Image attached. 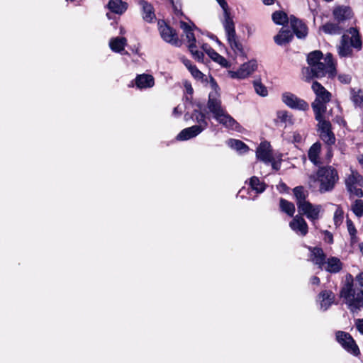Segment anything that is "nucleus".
Masks as SVG:
<instances>
[{
    "label": "nucleus",
    "instance_id": "nucleus-40",
    "mask_svg": "<svg viewBox=\"0 0 363 363\" xmlns=\"http://www.w3.org/2000/svg\"><path fill=\"white\" fill-rule=\"evenodd\" d=\"M280 208L282 211L288 214L289 216H293L295 212V206L294 203L284 199H281L280 200Z\"/></svg>",
    "mask_w": 363,
    "mask_h": 363
},
{
    "label": "nucleus",
    "instance_id": "nucleus-57",
    "mask_svg": "<svg viewBox=\"0 0 363 363\" xmlns=\"http://www.w3.org/2000/svg\"><path fill=\"white\" fill-rule=\"evenodd\" d=\"M302 140V137L299 133H294V141L296 143H300Z\"/></svg>",
    "mask_w": 363,
    "mask_h": 363
},
{
    "label": "nucleus",
    "instance_id": "nucleus-34",
    "mask_svg": "<svg viewBox=\"0 0 363 363\" xmlns=\"http://www.w3.org/2000/svg\"><path fill=\"white\" fill-rule=\"evenodd\" d=\"M228 42L234 51L235 54L240 56H244L245 52L242 44L237 40L236 34L232 35V36L227 37Z\"/></svg>",
    "mask_w": 363,
    "mask_h": 363
},
{
    "label": "nucleus",
    "instance_id": "nucleus-23",
    "mask_svg": "<svg viewBox=\"0 0 363 363\" xmlns=\"http://www.w3.org/2000/svg\"><path fill=\"white\" fill-rule=\"evenodd\" d=\"M333 16L339 23L350 19L352 16V12L350 8L347 6H338L333 10Z\"/></svg>",
    "mask_w": 363,
    "mask_h": 363
},
{
    "label": "nucleus",
    "instance_id": "nucleus-50",
    "mask_svg": "<svg viewBox=\"0 0 363 363\" xmlns=\"http://www.w3.org/2000/svg\"><path fill=\"white\" fill-rule=\"evenodd\" d=\"M169 1L171 2V4L172 5V7L174 9V11L175 13L177 15L182 14V11H181L180 5L177 1H175V0H169Z\"/></svg>",
    "mask_w": 363,
    "mask_h": 363
},
{
    "label": "nucleus",
    "instance_id": "nucleus-26",
    "mask_svg": "<svg viewBox=\"0 0 363 363\" xmlns=\"http://www.w3.org/2000/svg\"><path fill=\"white\" fill-rule=\"evenodd\" d=\"M338 23L328 22L323 25L320 29L328 35H340L344 30V28Z\"/></svg>",
    "mask_w": 363,
    "mask_h": 363
},
{
    "label": "nucleus",
    "instance_id": "nucleus-8",
    "mask_svg": "<svg viewBox=\"0 0 363 363\" xmlns=\"http://www.w3.org/2000/svg\"><path fill=\"white\" fill-rule=\"evenodd\" d=\"M362 182V176L357 172H352V174L345 179V184L350 194L357 197H362L363 196V191L361 189Z\"/></svg>",
    "mask_w": 363,
    "mask_h": 363
},
{
    "label": "nucleus",
    "instance_id": "nucleus-60",
    "mask_svg": "<svg viewBox=\"0 0 363 363\" xmlns=\"http://www.w3.org/2000/svg\"><path fill=\"white\" fill-rule=\"evenodd\" d=\"M262 1L265 5H272L274 3V0H262Z\"/></svg>",
    "mask_w": 363,
    "mask_h": 363
},
{
    "label": "nucleus",
    "instance_id": "nucleus-10",
    "mask_svg": "<svg viewBox=\"0 0 363 363\" xmlns=\"http://www.w3.org/2000/svg\"><path fill=\"white\" fill-rule=\"evenodd\" d=\"M298 213L301 215L306 216L311 221L314 222L320 218L322 206L320 205H313L309 201L299 205L298 208Z\"/></svg>",
    "mask_w": 363,
    "mask_h": 363
},
{
    "label": "nucleus",
    "instance_id": "nucleus-2",
    "mask_svg": "<svg viewBox=\"0 0 363 363\" xmlns=\"http://www.w3.org/2000/svg\"><path fill=\"white\" fill-rule=\"evenodd\" d=\"M338 180V173L331 166L320 167L315 174L310 176V182L318 183L321 194L332 191Z\"/></svg>",
    "mask_w": 363,
    "mask_h": 363
},
{
    "label": "nucleus",
    "instance_id": "nucleus-43",
    "mask_svg": "<svg viewBox=\"0 0 363 363\" xmlns=\"http://www.w3.org/2000/svg\"><path fill=\"white\" fill-rule=\"evenodd\" d=\"M351 209L357 217L363 216V201L357 199L351 206Z\"/></svg>",
    "mask_w": 363,
    "mask_h": 363
},
{
    "label": "nucleus",
    "instance_id": "nucleus-4",
    "mask_svg": "<svg viewBox=\"0 0 363 363\" xmlns=\"http://www.w3.org/2000/svg\"><path fill=\"white\" fill-rule=\"evenodd\" d=\"M340 296L348 308L352 312L363 308V291H357L352 284H347L341 290Z\"/></svg>",
    "mask_w": 363,
    "mask_h": 363
},
{
    "label": "nucleus",
    "instance_id": "nucleus-42",
    "mask_svg": "<svg viewBox=\"0 0 363 363\" xmlns=\"http://www.w3.org/2000/svg\"><path fill=\"white\" fill-rule=\"evenodd\" d=\"M272 20L276 24L284 25L287 22L288 18L284 12L275 11L272 14Z\"/></svg>",
    "mask_w": 363,
    "mask_h": 363
},
{
    "label": "nucleus",
    "instance_id": "nucleus-14",
    "mask_svg": "<svg viewBox=\"0 0 363 363\" xmlns=\"http://www.w3.org/2000/svg\"><path fill=\"white\" fill-rule=\"evenodd\" d=\"M289 226L296 234L305 236L308 233V224L301 215H296L289 223Z\"/></svg>",
    "mask_w": 363,
    "mask_h": 363
},
{
    "label": "nucleus",
    "instance_id": "nucleus-7",
    "mask_svg": "<svg viewBox=\"0 0 363 363\" xmlns=\"http://www.w3.org/2000/svg\"><path fill=\"white\" fill-rule=\"evenodd\" d=\"M158 28L160 35L165 42L174 46H180L181 42L176 31L172 28L169 26L164 21H158Z\"/></svg>",
    "mask_w": 363,
    "mask_h": 363
},
{
    "label": "nucleus",
    "instance_id": "nucleus-44",
    "mask_svg": "<svg viewBox=\"0 0 363 363\" xmlns=\"http://www.w3.org/2000/svg\"><path fill=\"white\" fill-rule=\"evenodd\" d=\"M189 50L192 54L193 57L198 61H203V53L196 50V45L194 43L189 44Z\"/></svg>",
    "mask_w": 363,
    "mask_h": 363
},
{
    "label": "nucleus",
    "instance_id": "nucleus-16",
    "mask_svg": "<svg viewBox=\"0 0 363 363\" xmlns=\"http://www.w3.org/2000/svg\"><path fill=\"white\" fill-rule=\"evenodd\" d=\"M335 298L334 294L330 291H323L318 295V301L320 302V308L325 311L333 303Z\"/></svg>",
    "mask_w": 363,
    "mask_h": 363
},
{
    "label": "nucleus",
    "instance_id": "nucleus-15",
    "mask_svg": "<svg viewBox=\"0 0 363 363\" xmlns=\"http://www.w3.org/2000/svg\"><path fill=\"white\" fill-rule=\"evenodd\" d=\"M257 68V61L250 60L247 63H244L238 70L233 74L232 77L239 79H245L255 72Z\"/></svg>",
    "mask_w": 363,
    "mask_h": 363
},
{
    "label": "nucleus",
    "instance_id": "nucleus-20",
    "mask_svg": "<svg viewBox=\"0 0 363 363\" xmlns=\"http://www.w3.org/2000/svg\"><path fill=\"white\" fill-rule=\"evenodd\" d=\"M311 251V260L320 269H323L325 261V255L323 250L320 247L309 248Z\"/></svg>",
    "mask_w": 363,
    "mask_h": 363
},
{
    "label": "nucleus",
    "instance_id": "nucleus-21",
    "mask_svg": "<svg viewBox=\"0 0 363 363\" xmlns=\"http://www.w3.org/2000/svg\"><path fill=\"white\" fill-rule=\"evenodd\" d=\"M135 82L136 86L140 89L151 88L155 84L154 77L147 74H138Z\"/></svg>",
    "mask_w": 363,
    "mask_h": 363
},
{
    "label": "nucleus",
    "instance_id": "nucleus-54",
    "mask_svg": "<svg viewBox=\"0 0 363 363\" xmlns=\"http://www.w3.org/2000/svg\"><path fill=\"white\" fill-rule=\"evenodd\" d=\"M356 281L358 282L359 286L361 287L359 291H363V272L359 273L356 277Z\"/></svg>",
    "mask_w": 363,
    "mask_h": 363
},
{
    "label": "nucleus",
    "instance_id": "nucleus-55",
    "mask_svg": "<svg viewBox=\"0 0 363 363\" xmlns=\"http://www.w3.org/2000/svg\"><path fill=\"white\" fill-rule=\"evenodd\" d=\"M182 61L183 64L185 65V67L188 69V70H189L194 66L191 62L188 59L182 58Z\"/></svg>",
    "mask_w": 363,
    "mask_h": 363
},
{
    "label": "nucleus",
    "instance_id": "nucleus-45",
    "mask_svg": "<svg viewBox=\"0 0 363 363\" xmlns=\"http://www.w3.org/2000/svg\"><path fill=\"white\" fill-rule=\"evenodd\" d=\"M256 93L262 96H266L268 94L267 88L259 82H254Z\"/></svg>",
    "mask_w": 363,
    "mask_h": 363
},
{
    "label": "nucleus",
    "instance_id": "nucleus-48",
    "mask_svg": "<svg viewBox=\"0 0 363 363\" xmlns=\"http://www.w3.org/2000/svg\"><path fill=\"white\" fill-rule=\"evenodd\" d=\"M347 225L348 232H349L350 235H351L352 241H354V239L356 238V233H357L356 228H355L354 225H353V223H352V221L350 220H348L347 221Z\"/></svg>",
    "mask_w": 363,
    "mask_h": 363
},
{
    "label": "nucleus",
    "instance_id": "nucleus-29",
    "mask_svg": "<svg viewBox=\"0 0 363 363\" xmlns=\"http://www.w3.org/2000/svg\"><path fill=\"white\" fill-rule=\"evenodd\" d=\"M294 34L289 29H281L279 33L274 37L275 43L279 45L289 43L293 38Z\"/></svg>",
    "mask_w": 363,
    "mask_h": 363
},
{
    "label": "nucleus",
    "instance_id": "nucleus-5",
    "mask_svg": "<svg viewBox=\"0 0 363 363\" xmlns=\"http://www.w3.org/2000/svg\"><path fill=\"white\" fill-rule=\"evenodd\" d=\"M211 86L213 90L209 93L207 107L214 117L225 108L222 106L218 86L214 81L211 82Z\"/></svg>",
    "mask_w": 363,
    "mask_h": 363
},
{
    "label": "nucleus",
    "instance_id": "nucleus-38",
    "mask_svg": "<svg viewBox=\"0 0 363 363\" xmlns=\"http://www.w3.org/2000/svg\"><path fill=\"white\" fill-rule=\"evenodd\" d=\"M351 100L355 106L363 107V93L361 89H351Z\"/></svg>",
    "mask_w": 363,
    "mask_h": 363
},
{
    "label": "nucleus",
    "instance_id": "nucleus-1",
    "mask_svg": "<svg viewBox=\"0 0 363 363\" xmlns=\"http://www.w3.org/2000/svg\"><path fill=\"white\" fill-rule=\"evenodd\" d=\"M336 48L340 57H352L354 50L360 51L362 48V41L359 30L355 28L347 29L342 34Z\"/></svg>",
    "mask_w": 363,
    "mask_h": 363
},
{
    "label": "nucleus",
    "instance_id": "nucleus-31",
    "mask_svg": "<svg viewBox=\"0 0 363 363\" xmlns=\"http://www.w3.org/2000/svg\"><path fill=\"white\" fill-rule=\"evenodd\" d=\"M294 33L298 38H304L308 34L307 26L299 20H295L292 23Z\"/></svg>",
    "mask_w": 363,
    "mask_h": 363
},
{
    "label": "nucleus",
    "instance_id": "nucleus-37",
    "mask_svg": "<svg viewBox=\"0 0 363 363\" xmlns=\"http://www.w3.org/2000/svg\"><path fill=\"white\" fill-rule=\"evenodd\" d=\"M180 27L183 30L184 35L186 36V38L188 40L189 43V44L190 43L196 44V38H195L194 34L193 33L192 26H191L186 22L181 21Z\"/></svg>",
    "mask_w": 363,
    "mask_h": 363
},
{
    "label": "nucleus",
    "instance_id": "nucleus-3",
    "mask_svg": "<svg viewBox=\"0 0 363 363\" xmlns=\"http://www.w3.org/2000/svg\"><path fill=\"white\" fill-rule=\"evenodd\" d=\"M336 73L335 65L333 62V55L330 53L326 54L323 60L316 63L313 67H306L303 69V74L307 79L312 77H323L325 75L334 77Z\"/></svg>",
    "mask_w": 363,
    "mask_h": 363
},
{
    "label": "nucleus",
    "instance_id": "nucleus-22",
    "mask_svg": "<svg viewBox=\"0 0 363 363\" xmlns=\"http://www.w3.org/2000/svg\"><path fill=\"white\" fill-rule=\"evenodd\" d=\"M139 5L142 7L143 18L146 22H152L156 18L152 5L145 0H140Z\"/></svg>",
    "mask_w": 363,
    "mask_h": 363
},
{
    "label": "nucleus",
    "instance_id": "nucleus-25",
    "mask_svg": "<svg viewBox=\"0 0 363 363\" xmlns=\"http://www.w3.org/2000/svg\"><path fill=\"white\" fill-rule=\"evenodd\" d=\"M320 150L321 144L319 142L313 144L308 150V159L314 165L318 166L321 164V160L320 158Z\"/></svg>",
    "mask_w": 363,
    "mask_h": 363
},
{
    "label": "nucleus",
    "instance_id": "nucleus-24",
    "mask_svg": "<svg viewBox=\"0 0 363 363\" xmlns=\"http://www.w3.org/2000/svg\"><path fill=\"white\" fill-rule=\"evenodd\" d=\"M223 15H224V21L223 22V25L226 33V36H232V35H235V25L233 21V18L230 17V13L228 10V7L225 9H223Z\"/></svg>",
    "mask_w": 363,
    "mask_h": 363
},
{
    "label": "nucleus",
    "instance_id": "nucleus-9",
    "mask_svg": "<svg viewBox=\"0 0 363 363\" xmlns=\"http://www.w3.org/2000/svg\"><path fill=\"white\" fill-rule=\"evenodd\" d=\"M282 101L289 108L299 111H306L309 108L308 104L290 92H285L281 96Z\"/></svg>",
    "mask_w": 363,
    "mask_h": 363
},
{
    "label": "nucleus",
    "instance_id": "nucleus-30",
    "mask_svg": "<svg viewBox=\"0 0 363 363\" xmlns=\"http://www.w3.org/2000/svg\"><path fill=\"white\" fill-rule=\"evenodd\" d=\"M191 118L194 121L198 124L194 125L195 127L199 128L201 131H203L208 127V122L206 121V115L199 111H194L192 113Z\"/></svg>",
    "mask_w": 363,
    "mask_h": 363
},
{
    "label": "nucleus",
    "instance_id": "nucleus-53",
    "mask_svg": "<svg viewBox=\"0 0 363 363\" xmlns=\"http://www.w3.org/2000/svg\"><path fill=\"white\" fill-rule=\"evenodd\" d=\"M357 330L363 334V319H357L355 323Z\"/></svg>",
    "mask_w": 363,
    "mask_h": 363
},
{
    "label": "nucleus",
    "instance_id": "nucleus-33",
    "mask_svg": "<svg viewBox=\"0 0 363 363\" xmlns=\"http://www.w3.org/2000/svg\"><path fill=\"white\" fill-rule=\"evenodd\" d=\"M293 191L296 198L297 208H299V205L307 203L308 201H306L308 193L303 186H296L294 189Z\"/></svg>",
    "mask_w": 363,
    "mask_h": 363
},
{
    "label": "nucleus",
    "instance_id": "nucleus-41",
    "mask_svg": "<svg viewBox=\"0 0 363 363\" xmlns=\"http://www.w3.org/2000/svg\"><path fill=\"white\" fill-rule=\"evenodd\" d=\"M208 55L215 62H218L223 67H227L228 61L221 55H220L218 52H216L213 49L208 50Z\"/></svg>",
    "mask_w": 363,
    "mask_h": 363
},
{
    "label": "nucleus",
    "instance_id": "nucleus-58",
    "mask_svg": "<svg viewBox=\"0 0 363 363\" xmlns=\"http://www.w3.org/2000/svg\"><path fill=\"white\" fill-rule=\"evenodd\" d=\"M216 1H218V3L219 4V5L220 6V7L222 9H225V8L228 7V4L225 1V0H216Z\"/></svg>",
    "mask_w": 363,
    "mask_h": 363
},
{
    "label": "nucleus",
    "instance_id": "nucleus-61",
    "mask_svg": "<svg viewBox=\"0 0 363 363\" xmlns=\"http://www.w3.org/2000/svg\"><path fill=\"white\" fill-rule=\"evenodd\" d=\"M202 49L206 52V53L208 55V50L212 49L210 46H208L207 44L202 45Z\"/></svg>",
    "mask_w": 363,
    "mask_h": 363
},
{
    "label": "nucleus",
    "instance_id": "nucleus-36",
    "mask_svg": "<svg viewBox=\"0 0 363 363\" xmlns=\"http://www.w3.org/2000/svg\"><path fill=\"white\" fill-rule=\"evenodd\" d=\"M228 145L232 149L235 150L240 153L247 152L249 150V147L247 145H245L243 142L236 139H230L228 141Z\"/></svg>",
    "mask_w": 363,
    "mask_h": 363
},
{
    "label": "nucleus",
    "instance_id": "nucleus-56",
    "mask_svg": "<svg viewBox=\"0 0 363 363\" xmlns=\"http://www.w3.org/2000/svg\"><path fill=\"white\" fill-rule=\"evenodd\" d=\"M325 240L329 243H332L333 242V235L330 232H328V231H325Z\"/></svg>",
    "mask_w": 363,
    "mask_h": 363
},
{
    "label": "nucleus",
    "instance_id": "nucleus-18",
    "mask_svg": "<svg viewBox=\"0 0 363 363\" xmlns=\"http://www.w3.org/2000/svg\"><path fill=\"white\" fill-rule=\"evenodd\" d=\"M312 89L315 94V100L330 101L331 99V94L327 91L318 82H314L312 84Z\"/></svg>",
    "mask_w": 363,
    "mask_h": 363
},
{
    "label": "nucleus",
    "instance_id": "nucleus-12",
    "mask_svg": "<svg viewBox=\"0 0 363 363\" xmlns=\"http://www.w3.org/2000/svg\"><path fill=\"white\" fill-rule=\"evenodd\" d=\"M257 159L269 164L273 156L271 145L267 141L262 142L256 150Z\"/></svg>",
    "mask_w": 363,
    "mask_h": 363
},
{
    "label": "nucleus",
    "instance_id": "nucleus-6",
    "mask_svg": "<svg viewBox=\"0 0 363 363\" xmlns=\"http://www.w3.org/2000/svg\"><path fill=\"white\" fill-rule=\"evenodd\" d=\"M336 340L339 344L350 354L358 356L360 353L359 350L352 337L346 332L337 331L335 335Z\"/></svg>",
    "mask_w": 363,
    "mask_h": 363
},
{
    "label": "nucleus",
    "instance_id": "nucleus-59",
    "mask_svg": "<svg viewBox=\"0 0 363 363\" xmlns=\"http://www.w3.org/2000/svg\"><path fill=\"white\" fill-rule=\"evenodd\" d=\"M311 282L312 284L318 285L320 284V279L318 277H313L311 279Z\"/></svg>",
    "mask_w": 363,
    "mask_h": 363
},
{
    "label": "nucleus",
    "instance_id": "nucleus-49",
    "mask_svg": "<svg viewBox=\"0 0 363 363\" xmlns=\"http://www.w3.org/2000/svg\"><path fill=\"white\" fill-rule=\"evenodd\" d=\"M189 71L196 79H202L203 77V74L195 65H194Z\"/></svg>",
    "mask_w": 363,
    "mask_h": 363
},
{
    "label": "nucleus",
    "instance_id": "nucleus-17",
    "mask_svg": "<svg viewBox=\"0 0 363 363\" xmlns=\"http://www.w3.org/2000/svg\"><path fill=\"white\" fill-rule=\"evenodd\" d=\"M106 7L111 12L122 15L127 11L128 4L122 0H109Z\"/></svg>",
    "mask_w": 363,
    "mask_h": 363
},
{
    "label": "nucleus",
    "instance_id": "nucleus-27",
    "mask_svg": "<svg viewBox=\"0 0 363 363\" xmlns=\"http://www.w3.org/2000/svg\"><path fill=\"white\" fill-rule=\"evenodd\" d=\"M202 131L199 128L192 125L189 128L183 129L177 136L178 140L184 141L193 138L199 135Z\"/></svg>",
    "mask_w": 363,
    "mask_h": 363
},
{
    "label": "nucleus",
    "instance_id": "nucleus-19",
    "mask_svg": "<svg viewBox=\"0 0 363 363\" xmlns=\"http://www.w3.org/2000/svg\"><path fill=\"white\" fill-rule=\"evenodd\" d=\"M329 101L314 100L311 107L315 114V118L317 121H325L324 114L326 111V105Z\"/></svg>",
    "mask_w": 363,
    "mask_h": 363
},
{
    "label": "nucleus",
    "instance_id": "nucleus-35",
    "mask_svg": "<svg viewBox=\"0 0 363 363\" xmlns=\"http://www.w3.org/2000/svg\"><path fill=\"white\" fill-rule=\"evenodd\" d=\"M249 186L251 189L255 191L257 194H261L264 191L267 185L258 177L253 176L250 179Z\"/></svg>",
    "mask_w": 363,
    "mask_h": 363
},
{
    "label": "nucleus",
    "instance_id": "nucleus-46",
    "mask_svg": "<svg viewBox=\"0 0 363 363\" xmlns=\"http://www.w3.org/2000/svg\"><path fill=\"white\" fill-rule=\"evenodd\" d=\"M334 222L336 226L340 225L343 220V211L340 208H337L334 213Z\"/></svg>",
    "mask_w": 363,
    "mask_h": 363
},
{
    "label": "nucleus",
    "instance_id": "nucleus-11",
    "mask_svg": "<svg viewBox=\"0 0 363 363\" xmlns=\"http://www.w3.org/2000/svg\"><path fill=\"white\" fill-rule=\"evenodd\" d=\"M213 118L226 128L241 132V125L230 115L226 110L223 111Z\"/></svg>",
    "mask_w": 363,
    "mask_h": 363
},
{
    "label": "nucleus",
    "instance_id": "nucleus-13",
    "mask_svg": "<svg viewBox=\"0 0 363 363\" xmlns=\"http://www.w3.org/2000/svg\"><path fill=\"white\" fill-rule=\"evenodd\" d=\"M318 126L321 139L328 145H330L334 144L335 138L333 133L331 131V124L330 121L327 120L318 121Z\"/></svg>",
    "mask_w": 363,
    "mask_h": 363
},
{
    "label": "nucleus",
    "instance_id": "nucleus-51",
    "mask_svg": "<svg viewBox=\"0 0 363 363\" xmlns=\"http://www.w3.org/2000/svg\"><path fill=\"white\" fill-rule=\"evenodd\" d=\"M338 79L340 81V82L343 84H349L351 81V77L349 74H340L338 76Z\"/></svg>",
    "mask_w": 363,
    "mask_h": 363
},
{
    "label": "nucleus",
    "instance_id": "nucleus-47",
    "mask_svg": "<svg viewBox=\"0 0 363 363\" xmlns=\"http://www.w3.org/2000/svg\"><path fill=\"white\" fill-rule=\"evenodd\" d=\"M277 119L281 123H286L291 120L286 111H279L277 112Z\"/></svg>",
    "mask_w": 363,
    "mask_h": 363
},
{
    "label": "nucleus",
    "instance_id": "nucleus-52",
    "mask_svg": "<svg viewBox=\"0 0 363 363\" xmlns=\"http://www.w3.org/2000/svg\"><path fill=\"white\" fill-rule=\"evenodd\" d=\"M269 164H271L272 169L274 170H279L280 169V167H281L280 160L279 161L276 160L274 157H272V161L269 162Z\"/></svg>",
    "mask_w": 363,
    "mask_h": 363
},
{
    "label": "nucleus",
    "instance_id": "nucleus-62",
    "mask_svg": "<svg viewBox=\"0 0 363 363\" xmlns=\"http://www.w3.org/2000/svg\"><path fill=\"white\" fill-rule=\"evenodd\" d=\"M182 113V111H179V106L177 107H175L173 110V114L174 115H177V114H179L180 115Z\"/></svg>",
    "mask_w": 363,
    "mask_h": 363
},
{
    "label": "nucleus",
    "instance_id": "nucleus-32",
    "mask_svg": "<svg viewBox=\"0 0 363 363\" xmlns=\"http://www.w3.org/2000/svg\"><path fill=\"white\" fill-rule=\"evenodd\" d=\"M127 40L123 37H116L110 40V48L116 52H121L126 45Z\"/></svg>",
    "mask_w": 363,
    "mask_h": 363
},
{
    "label": "nucleus",
    "instance_id": "nucleus-64",
    "mask_svg": "<svg viewBox=\"0 0 363 363\" xmlns=\"http://www.w3.org/2000/svg\"><path fill=\"white\" fill-rule=\"evenodd\" d=\"M186 88L187 92H188L189 94H191V93H192V91H193V89H192V87L191 86V85H189V86H186Z\"/></svg>",
    "mask_w": 363,
    "mask_h": 363
},
{
    "label": "nucleus",
    "instance_id": "nucleus-63",
    "mask_svg": "<svg viewBox=\"0 0 363 363\" xmlns=\"http://www.w3.org/2000/svg\"><path fill=\"white\" fill-rule=\"evenodd\" d=\"M358 161H359V164L363 167V155H361L360 156H359Z\"/></svg>",
    "mask_w": 363,
    "mask_h": 363
},
{
    "label": "nucleus",
    "instance_id": "nucleus-39",
    "mask_svg": "<svg viewBox=\"0 0 363 363\" xmlns=\"http://www.w3.org/2000/svg\"><path fill=\"white\" fill-rule=\"evenodd\" d=\"M324 57H323V53L320 51L315 50L311 52L308 54L307 57V61L309 65V68L313 67V65H315L316 63L320 62L321 60H323Z\"/></svg>",
    "mask_w": 363,
    "mask_h": 363
},
{
    "label": "nucleus",
    "instance_id": "nucleus-28",
    "mask_svg": "<svg viewBox=\"0 0 363 363\" xmlns=\"http://www.w3.org/2000/svg\"><path fill=\"white\" fill-rule=\"evenodd\" d=\"M342 267V264L340 259L332 257L328 258L327 261H325L323 269L330 273H337L341 270Z\"/></svg>",
    "mask_w": 363,
    "mask_h": 363
}]
</instances>
